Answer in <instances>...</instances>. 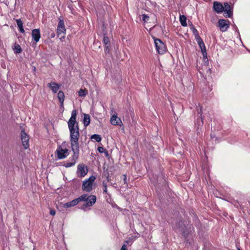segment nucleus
Wrapping results in <instances>:
<instances>
[{
    "mask_svg": "<svg viewBox=\"0 0 250 250\" xmlns=\"http://www.w3.org/2000/svg\"><path fill=\"white\" fill-rule=\"evenodd\" d=\"M180 22L182 26L186 27L187 26V17L185 15L180 16Z\"/></svg>",
    "mask_w": 250,
    "mask_h": 250,
    "instance_id": "obj_20",
    "label": "nucleus"
},
{
    "mask_svg": "<svg viewBox=\"0 0 250 250\" xmlns=\"http://www.w3.org/2000/svg\"><path fill=\"white\" fill-rule=\"evenodd\" d=\"M237 250H240V249L239 248H238Z\"/></svg>",
    "mask_w": 250,
    "mask_h": 250,
    "instance_id": "obj_40",
    "label": "nucleus"
},
{
    "mask_svg": "<svg viewBox=\"0 0 250 250\" xmlns=\"http://www.w3.org/2000/svg\"><path fill=\"white\" fill-rule=\"evenodd\" d=\"M21 140L22 142V144L23 146H24V149H26L29 147V136L25 133L24 129L22 130L21 131Z\"/></svg>",
    "mask_w": 250,
    "mask_h": 250,
    "instance_id": "obj_6",
    "label": "nucleus"
},
{
    "mask_svg": "<svg viewBox=\"0 0 250 250\" xmlns=\"http://www.w3.org/2000/svg\"><path fill=\"white\" fill-rule=\"evenodd\" d=\"M149 19V17L147 15H146V14L143 15L142 20L143 21H148Z\"/></svg>",
    "mask_w": 250,
    "mask_h": 250,
    "instance_id": "obj_32",
    "label": "nucleus"
},
{
    "mask_svg": "<svg viewBox=\"0 0 250 250\" xmlns=\"http://www.w3.org/2000/svg\"><path fill=\"white\" fill-rule=\"evenodd\" d=\"M103 42L104 45V52L105 53H109L110 50V42L108 37L104 34Z\"/></svg>",
    "mask_w": 250,
    "mask_h": 250,
    "instance_id": "obj_12",
    "label": "nucleus"
},
{
    "mask_svg": "<svg viewBox=\"0 0 250 250\" xmlns=\"http://www.w3.org/2000/svg\"><path fill=\"white\" fill-rule=\"evenodd\" d=\"M107 181H109L108 176L107 177Z\"/></svg>",
    "mask_w": 250,
    "mask_h": 250,
    "instance_id": "obj_39",
    "label": "nucleus"
},
{
    "mask_svg": "<svg viewBox=\"0 0 250 250\" xmlns=\"http://www.w3.org/2000/svg\"><path fill=\"white\" fill-rule=\"evenodd\" d=\"M56 213V212L53 209H51L50 211V214L51 215H55Z\"/></svg>",
    "mask_w": 250,
    "mask_h": 250,
    "instance_id": "obj_34",
    "label": "nucleus"
},
{
    "mask_svg": "<svg viewBox=\"0 0 250 250\" xmlns=\"http://www.w3.org/2000/svg\"><path fill=\"white\" fill-rule=\"evenodd\" d=\"M56 153L59 159H63L68 155V150L67 148L63 149L60 146L56 150Z\"/></svg>",
    "mask_w": 250,
    "mask_h": 250,
    "instance_id": "obj_5",
    "label": "nucleus"
},
{
    "mask_svg": "<svg viewBox=\"0 0 250 250\" xmlns=\"http://www.w3.org/2000/svg\"><path fill=\"white\" fill-rule=\"evenodd\" d=\"M218 26L222 32H225L229 27V21L224 19H220L218 21Z\"/></svg>",
    "mask_w": 250,
    "mask_h": 250,
    "instance_id": "obj_7",
    "label": "nucleus"
},
{
    "mask_svg": "<svg viewBox=\"0 0 250 250\" xmlns=\"http://www.w3.org/2000/svg\"><path fill=\"white\" fill-rule=\"evenodd\" d=\"M77 112L76 110H73L71 116L67 122L68 127L70 132V143L71 150L73 154L71 158V162L66 163L64 166L69 167L74 166L79 156L80 145L79 139L80 138V129L79 123L76 121Z\"/></svg>",
    "mask_w": 250,
    "mask_h": 250,
    "instance_id": "obj_1",
    "label": "nucleus"
},
{
    "mask_svg": "<svg viewBox=\"0 0 250 250\" xmlns=\"http://www.w3.org/2000/svg\"><path fill=\"white\" fill-rule=\"evenodd\" d=\"M89 196L87 194H84L80 196L79 197L77 198L78 200L79 201V202H80L81 201H84L86 202V201L88 200L89 198Z\"/></svg>",
    "mask_w": 250,
    "mask_h": 250,
    "instance_id": "obj_23",
    "label": "nucleus"
},
{
    "mask_svg": "<svg viewBox=\"0 0 250 250\" xmlns=\"http://www.w3.org/2000/svg\"><path fill=\"white\" fill-rule=\"evenodd\" d=\"M32 39L36 42H38L41 38V33L39 29H34L32 31Z\"/></svg>",
    "mask_w": 250,
    "mask_h": 250,
    "instance_id": "obj_15",
    "label": "nucleus"
},
{
    "mask_svg": "<svg viewBox=\"0 0 250 250\" xmlns=\"http://www.w3.org/2000/svg\"><path fill=\"white\" fill-rule=\"evenodd\" d=\"M96 201V196L93 195H89L88 200L86 201L85 203L83 205L82 208L84 209L85 208L92 207L95 203Z\"/></svg>",
    "mask_w": 250,
    "mask_h": 250,
    "instance_id": "obj_10",
    "label": "nucleus"
},
{
    "mask_svg": "<svg viewBox=\"0 0 250 250\" xmlns=\"http://www.w3.org/2000/svg\"><path fill=\"white\" fill-rule=\"evenodd\" d=\"M224 6L221 2L214 1L213 2V9L217 13H220L224 10Z\"/></svg>",
    "mask_w": 250,
    "mask_h": 250,
    "instance_id": "obj_14",
    "label": "nucleus"
},
{
    "mask_svg": "<svg viewBox=\"0 0 250 250\" xmlns=\"http://www.w3.org/2000/svg\"><path fill=\"white\" fill-rule=\"evenodd\" d=\"M19 30L22 33H24L25 32L23 27L19 28Z\"/></svg>",
    "mask_w": 250,
    "mask_h": 250,
    "instance_id": "obj_35",
    "label": "nucleus"
},
{
    "mask_svg": "<svg viewBox=\"0 0 250 250\" xmlns=\"http://www.w3.org/2000/svg\"><path fill=\"white\" fill-rule=\"evenodd\" d=\"M13 50L16 54H20L22 51L21 46L19 44L16 43L14 45Z\"/></svg>",
    "mask_w": 250,
    "mask_h": 250,
    "instance_id": "obj_22",
    "label": "nucleus"
},
{
    "mask_svg": "<svg viewBox=\"0 0 250 250\" xmlns=\"http://www.w3.org/2000/svg\"><path fill=\"white\" fill-rule=\"evenodd\" d=\"M103 186L104 187V190L103 192L104 193H107V182L105 181H103L102 182Z\"/></svg>",
    "mask_w": 250,
    "mask_h": 250,
    "instance_id": "obj_28",
    "label": "nucleus"
},
{
    "mask_svg": "<svg viewBox=\"0 0 250 250\" xmlns=\"http://www.w3.org/2000/svg\"><path fill=\"white\" fill-rule=\"evenodd\" d=\"M47 85L51 89L54 93H57L60 87V84L55 82L48 83Z\"/></svg>",
    "mask_w": 250,
    "mask_h": 250,
    "instance_id": "obj_17",
    "label": "nucleus"
},
{
    "mask_svg": "<svg viewBox=\"0 0 250 250\" xmlns=\"http://www.w3.org/2000/svg\"><path fill=\"white\" fill-rule=\"evenodd\" d=\"M16 21L19 28L23 27V22L21 19H17Z\"/></svg>",
    "mask_w": 250,
    "mask_h": 250,
    "instance_id": "obj_29",
    "label": "nucleus"
},
{
    "mask_svg": "<svg viewBox=\"0 0 250 250\" xmlns=\"http://www.w3.org/2000/svg\"><path fill=\"white\" fill-rule=\"evenodd\" d=\"M190 29L192 30L193 34L195 36V39H198V38H200L198 32L197 30L195 28V27L191 24Z\"/></svg>",
    "mask_w": 250,
    "mask_h": 250,
    "instance_id": "obj_25",
    "label": "nucleus"
},
{
    "mask_svg": "<svg viewBox=\"0 0 250 250\" xmlns=\"http://www.w3.org/2000/svg\"><path fill=\"white\" fill-rule=\"evenodd\" d=\"M196 40L199 46L201 51L203 54V57L204 58L205 57H207V53L206 51V46H205V43H204L203 40L200 37V38H198V39H196Z\"/></svg>",
    "mask_w": 250,
    "mask_h": 250,
    "instance_id": "obj_11",
    "label": "nucleus"
},
{
    "mask_svg": "<svg viewBox=\"0 0 250 250\" xmlns=\"http://www.w3.org/2000/svg\"><path fill=\"white\" fill-rule=\"evenodd\" d=\"M178 231L181 233L185 237H187L188 234V231L186 230L185 226L183 227L179 228Z\"/></svg>",
    "mask_w": 250,
    "mask_h": 250,
    "instance_id": "obj_24",
    "label": "nucleus"
},
{
    "mask_svg": "<svg viewBox=\"0 0 250 250\" xmlns=\"http://www.w3.org/2000/svg\"><path fill=\"white\" fill-rule=\"evenodd\" d=\"M98 150L100 153H103L104 151L107 154V151L102 146H99L98 147Z\"/></svg>",
    "mask_w": 250,
    "mask_h": 250,
    "instance_id": "obj_31",
    "label": "nucleus"
},
{
    "mask_svg": "<svg viewBox=\"0 0 250 250\" xmlns=\"http://www.w3.org/2000/svg\"><path fill=\"white\" fill-rule=\"evenodd\" d=\"M123 176H124V182H125V183H126V175H124Z\"/></svg>",
    "mask_w": 250,
    "mask_h": 250,
    "instance_id": "obj_36",
    "label": "nucleus"
},
{
    "mask_svg": "<svg viewBox=\"0 0 250 250\" xmlns=\"http://www.w3.org/2000/svg\"><path fill=\"white\" fill-rule=\"evenodd\" d=\"M96 178L94 176H91L88 179L83 181L82 185L83 190L89 192L92 190V185Z\"/></svg>",
    "mask_w": 250,
    "mask_h": 250,
    "instance_id": "obj_2",
    "label": "nucleus"
},
{
    "mask_svg": "<svg viewBox=\"0 0 250 250\" xmlns=\"http://www.w3.org/2000/svg\"><path fill=\"white\" fill-rule=\"evenodd\" d=\"M91 139H94L96 142H100L102 140V138L100 135L98 134H94L92 135L91 137Z\"/></svg>",
    "mask_w": 250,
    "mask_h": 250,
    "instance_id": "obj_26",
    "label": "nucleus"
},
{
    "mask_svg": "<svg viewBox=\"0 0 250 250\" xmlns=\"http://www.w3.org/2000/svg\"><path fill=\"white\" fill-rule=\"evenodd\" d=\"M154 43L156 50L159 54H163L166 51V45L160 39H154Z\"/></svg>",
    "mask_w": 250,
    "mask_h": 250,
    "instance_id": "obj_3",
    "label": "nucleus"
},
{
    "mask_svg": "<svg viewBox=\"0 0 250 250\" xmlns=\"http://www.w3.org/2000/svg\"><path fill=\"white\" fill-rule=\"evenodd\" d=\"M59 22L58 25L57 29V33L58 37L61 36L62 34L63 36L61 37V39L63 37L64 38V35L65 34L66 29L64 26V23L63 19L59 18Z\"/></svg>",
    "mask_w": 250,
    "mask_h": 250,
    "instance_id": "obj_4",
    "label": "nucleus"
},
{
    "mask_svg": "<svg viewBox=\"0 0 250 250\" xmlns=\"http://www.w3.org/2000/svg\"><path fill=\"white\" fill-rule=\"evenodd\" d=\"M55 34L54 33H51V35H50V37H51V38H54V37H55Z\"/></svg>",
    "mask_w": 250,
    "mask_h": 250,
    "instance_id": "obj_37",
    "label": "nucleus"
},
{
    "mask_svg": "<svg viewBox=\"0 0 250 250\" xmlns=\"http://www.w3.org/2000/svg\"><path fill=\"white\" fill-rule=\"evenodd\" d=\"M197 112L198 118L195 124L197 126V128H199L200 126H202L203 125V117H202L203 107L201 106L199 109H197Z\"/></svg>",
    "mask_w": 250,
    "mask_h": 250,
    "instance_id": "obj_9",
    "label": "nucleus"
},
{
    "mask_svg": "<svg viewBox=\"0 0 250 250\" xmlns=\"http://www.w3.org/2000/svg\"><path fill=\"white\" fill-rule=\"evenodd\" d=\"M90 116L88 114H84V118H83L84 125L85 126L88 125L90 124Z\"/></svg>",
    "mask_w": 250,
    "mask_h": 250,
    "instance_id": "obj_21",
    "label": "nucleus"
},
{
    "mask_svg": "<svg viewBox=\"0 0 250 250\" xmlns=\"http://www.w3.org/2000/svg\"><path fill=\"white\" fill-rule=\"evenodd\" d=\"M78 93L80 97H85L87 94V90L86 89H80Z\"/></svg>",
    "mask_w": 250,
    "mask_h": 250,
    "instance_id": "obj_27",
    "label": "nucleus"
},
{
    "mask_svg": "<svg viewBox=\"0 0 250 250\" xmlns=\"http://www.w3.org/2000/svg\"><path fill=\"white\" fill-rule=\"evenodd\" d=\"M120 250H127V245L126 244H124Z\"/></svg>",
    "mask_w": 250,
    "mask_h": 250,
    "instance_id": "obj_33",
    "label": "nucleus"
},
{
    "mask_svg": "<svg viewBox=\"0 0 250 250\" xmlns=\"http://www.w3.org/2000/svg\"><path fill=\"white\" fill-rule=\"evenodd\" d=\"M57 97L61 104L62 105L64 100V93L62 91H59Z\"/></svg>",
    "mask_w": 250,
    "mask_h": 250,
    "instance_id": "obj_19",
    "label": "nucleus"
},
{
    "mask_svg": "<svg viewBox=\"0 0 250 250\" xmlns=\"http://www.w3.org/2000/svg\"><path fill=\"white\" fill-rule=\"evenodd\" d=\"M133 239V236L131 238H128L124 243V244H126L127 245H131L132 243V240Z\"/></svg>",
    "mask_w": 250,
    "mask_h": 250,
    "instance_id": "obj_30",
    "label": "nucleus"
},
{
    "mask_svg": "<svg viewBox=\"0 0 250 250\" xmlns=\"http://www.w3.org/2000/svg\"><path fill=\"white\" fill-rule=\"evenodd\" d=\"M179 226H180L181 225H183V222L182 221H180L179 224H178Z\"/></svg>",
    "mask_w": 250,
    "mask_h": 250,
    "instance_id": "obj_38",
    "label": "nucleus"
},
{
    "mask_svg": "<svg viewBox=\"0 0 250 250\" xmlns=\"http://www.w3.org/2000/svg\"><path fill=\"white\" fill-rule=\"evenodd\" d=\"M78 198L73 200L72 201L64 204L63 206L64 208H68L74 207L79 203Z\"/></svg>",
    "mask_w": 250,
    "mask_h": 250,
    "instance_id": "obj_18",
    "label": "nucleus"
},
{
    "mask_svg": "<svg viewBox=\"0 0 250 250\" xmlns=\"http://www.w3.org/2000/svg\"><path fill=\"white\" fill-rule=\"evenodd\" d=\"M87 167L83 165H79L78 166L77 173L80 177H84L87 173Z\"/></svg>",
    "mask_w": 250,
    "mask_h": 250,
    "instance_id": "obj_13",
    "label": "nucleus"
},
{
    "mask_svg": "<svg viewBox=\"0 0 250 250\" xmlns=\"http://www.w3.org/2000/svg\"><path fill=\"white\" fill-rule=\"evenodd\" d=\"M110 123L114 125L121 126L123 125L120 118H118L117 115H113L110 118Z\"/></svg>",
    "mask_w": 250,
    "mask_h": 250,
    "instance_id": "obj_16",
    "label": "nucleus"
},
{
    "mask_svg": "<svg viewBox=\"0 0 250 250\" xmlns=\"http://www.w3.org/2000/svg\"><path fill=\"white\" fill-rule=\"evenodd\" d=\"M223 15L226 18H230L232 16L233 11L230 5L227 2L224 3Z\"/></svg>",
    "mask_w": 250,
    "mask_h": 250,
    "instance_id": "obj_8",
    "label": "nucleus"
}]
</instances>
